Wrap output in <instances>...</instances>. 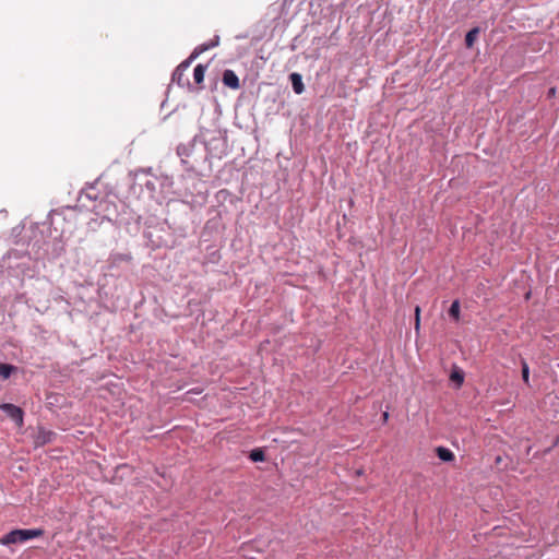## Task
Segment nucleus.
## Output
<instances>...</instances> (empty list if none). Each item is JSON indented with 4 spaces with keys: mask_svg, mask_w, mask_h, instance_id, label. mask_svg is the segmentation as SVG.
<instances>
[{
    "mask_svg": "<svg viewBox=\"0 0 559 559\" xmlns=\"http://www.w3.org/2000/svg\"><path fill=\"white\" fill-rule=\"evenodd\" d=\"M44 533L45 531L41 528L12 530L2 537L1 543L3 545L24 543L26 540L40 537Z\"/></svg>",
    "mask_w": 559,
    "mask_h": 559,
    "instance_id": "nucleus-1",
    "label": "nucleus"
},
{
    "mask_svg": "<svg viewBox=\"0 0 559 559\" xmlns=\"http://www.w3.org/2000/svg\"><path fill=\"white\" fill-rule=\"evenodd\" d=\"M194 59L191 56H189L186 60L179 63L173 72L171 82L176 83L178 86L182 88L193 91L194 87L192 86L189 78L186 75L187 70L189 69Z\"/></svg>",
    "mask_w": 559,
    "mask_h": 559,
    "instance_id": "nucleus-2",
    "label": "nucleus"
},
{
    "mask_svg": "<svg viewBox=\"0 0 559 559\" xmlns=\"http://www.w3.org/2000/svg\"><path fill=\"white\" fill-rule=\"evenodd\" d=\"M50 225L56 233L59 231L58 237L63 240L70 238L73 234L74 225L68 222L61 213H53L50 216Z\"/></svg>",
    "mask_w": 559,
    "mask_h": 559,
    "instance_id": "nucleus-3",
    "label": "nucleus"
},
{
    "mask_svg": "<svg viewBox=\"0 0 559 559\" xmlns=\"http://www.w3.org/2000/svg\"><path fill=\"white\" fill-rule=\"evenodd\" d=\"M0 409H2L8 417H10L15 425L21 428L24 425V411L14 404L3 403L0 405Z\"/></svg>",
    "mask_w": 559,
    "mask_h": 559,
    "instance_id": "nucleus-4",
    "label": "nucleus"
},
{
    "mask_svg": "<svg viewBox=\"0 0 559 559\" xmlns=\"http://www.w3.org/2000/svg\"><path fill=\"white\" fill-rule=\"evenodd\" d=\"M99 182L97 179L94 183L88 185L85 189H83L80 193L79 201L82 203V206L87 207L84 203V199L88 201L97 202L103 200V195L96 190V185Z\"/></svg>",
    "mask_w": 559,
    "mask_h": 559,
    "instance_id": "nucleus-5",
    "label": "nucleus"
},
{
    "mask_svg": "<svg viewBox=\"0 0 559 559\" xmlns=\"http://www.w3.org/2000/svg\"><path fill=\"white\" fill-rule=\"evenodd\" d=\"M146 190L150 193V198L159 202L163 194V182L160 179L153 177L144 182Z\"/></svg>",
    "mask_w": 559,
    "mask_h": 559,
    "instance_id": "nucleus-6",
    "label": "nucleus"
},
{
    "mask_svg": "<svg viewBox=\"0 0 559 559\" xmlns=\"http://www.w3.org/2000/svg\"><path fill=\"white\" fill-rule=\"evenodd\" d=\"M56 433L51 430H47L44 427H39L34 438L35 448L44 447L52 441Z\"/></svg>",
    "mask_w": 559,
    "mask_h": 559,
    "instance_id": "nucleus-7",
    "label": "nucleus"
},
{
    "mask_svg": "<svg viewBox=\"0 0 559 559\" xmlns=\"http://www.w3.org/2000/svg\"><path fill=\"white\" fill-rule=\"evenodd\" d=\"M223 84L231 90H238L240 87V82L238 75L235 73V71L230 69H226L223 72L222 78Z\"/></svg>",
    "mask_w": 559,
    "mask_h": 559,
    "instance_id": "nucleus-8",
    "label": "nucleus"
},
{
    "mask_svg": "<svg viewBox=\"0 0 559 559\" xmlns=\"http://www.w3.org/2000/svg\"><path fill=\"white\" fill-rule=\"evenodd\" d=\"M218 45H219V36L215 35L210 41L203 43V44L197 46L190 56L195 60L201 53H203L206 50L214 48Z\"/></svg>",
    "mask_w": 559,
    "mask_h": 559,
    "instance_id": "nucleus-9",
    "label": "nucleus"
},
{
    "mask_svg": "<svg viewBox=\"0 0 559 559\" xmlns=\"http://www.w3.org/2000/svg\"><path fill=\"white\" fill-rule=\"evenodd\" d=\"M289 80L293 86V90L296 94H301L305 91V85L302 83L301 74L294 72L289 75Z\"/></svg>",
    "mask_w": 559,
    "mask_h": 559,
    "instance_id": "nucleus-10",
    "label": "nucleus"
},
{
    "mask_svg": "<svg viewBox=\"0 0 559 559\" xmlns=\"http://www.w3.org/2000/svg\"><path fill=\"white\" fill-rule=\"evenodd\" d=\"M194 145L191 144V143H188V144H179L177 146V154L179 157H181V162L186 165H188V160L187 158L190 156V154L192 153V150H193Z\"/></svg>",
    "mask_w": 559,
    "mask_h": 559,
    "instance_id": "nucleus-11",
    "label": "nucleus"
},
{
    "mask_svg": "<svg viewBox=\"0 0 559 559\" xmlns=\"http://www.w3.org/2000/svg\"><path fill=\"white\" fill-rule=\"evenodd\" d=\"M450 380L457 386H462L464 382V371L459 368L457 366H453L451 373H450Z\"/></svg>",
    "mask_w": 559,
    "mask_h": 559,
    "instance_id": "nucleus-12",
    "label": "nucleus"
},
{
    "mask_svg": "<svg viewBox=\"0 0 559 559\" xmlns=\"http://www.w3.org/2000/svg\"><path fill=\"white\" fill-rule=\"evenodd\" d=\"M436 453H437V456L443 462H452V461H454V457H455L453 452L450 449L444 448V447H438L436 449Z\"/></svg>",
    "mask_w": 559,
    "mask_h": 559,
    "instance_id": "nucleus-13",
    "label": "nucleus"
},
{
    "mask_svg": "<svg viewBox=\"0 0 559 559\" xmlns=\"http://www.w3.org/2000/svg\"><path fill=\"white\" fill-rule=\"evenodd\" d=\"M206 64H198L193 70V79L195 84H201L204 81V74L206 71Z\"/></svg>",
    "mask_w": 559,
    "mask_h": 559,
    "instance_id": "nucleus-14",
    "label": "nucleus"
},
{
    "mask_svg": "<svg viewBox=\"0 0 559 559\" xmlns=\"http://www.w3.org/2000/svg\"><path fill=\"white\" fill-rule=\"evenodd\" d=\"M478 34H479V28L478 27H474V28L469 29L466 33V35H465V46L467 48H472L474 46V43L477 39Z\"/></svg>",
    "mask_w": 559,
    "mask_h": 559,
    "instance_id": "nucleus-15",
    "label": "nucleus"
},
{
    "mask_svg": "<svg viewBox=\"0 0 559 559\" xmlns=\"http://www.w3.org/2000/svg\"><path fill=\"white\" fill-rule=\"evenodd\" d=\"M17 370V367L10 364H0V376L3 379H8L11 377L13 372Z\"/></svg>",
    "mask_w": 559,
    "mask_h": 559,
    "instance_id": "nucleus-16",
    "label": "nucleus"
},
{
    "mask_svg": "<svg viewBox=\"0 0 559 559\" xmlns=\"http://www.w3.org/2000/svg\"><path fill=\"white\" fill-rule=\"evenodd\" d=\"M449 316L454 320V321H459L460 320V301L456 299L454 300L450 308H449Z\"/></svg>",
    "mask_w": 559,
    "mask_h": 559,
    "instance_id": "nucleus-17",
    "label": "nucleus"
},
{
    "mask_svg": "<svg viewBox=\"0 0 559 559\" xmlns=\"http://www.w3.org/2000/svg\"><path fill=\"white\" fill-rule=\"evenodd\" d=\"M249 457L252 462H263L265 460V454L262 449H254L250 452Z\"/></svg>",
    "mask_w": 559,
    "mask_h": 559,
    "instance_id": "nucleus-18",
    "label": "nucleus"
},
{
    "mask_svg": "<svg viewBox=\"0 0 559 559\" xmlns=\"http://www.w3.org/2000/svg\"><path fill=\"white\" fill-rule=\"evenodd\" d=\"M522 379L525 384H530V367L525 359L521 360Z\"/></svg>",
    "mask_w": 559,
    "mask_h": 559,
    "instance_id": "nucleus-19",
    "label": "nucleus"
},
{
    "mask_svg": "<svg viewBox=\"0 0 559 559\" xmlns=\"http://www.w3.org/2000/svg\"><path fill=\"white\" fill-rule=\"evenodd\" d=\"M131 260V257L129 254H114L112 255V262L114 263H117V262H120V261H130Z\"/></svg>",
    "mask_w": 559,
    "mask_h": 559,
    "instance_id": "nucleus-20",
    "label": "nucleus"
},
{
    "mask_svg": "<svg viewBox=\"0 0 559 559\" xmlns=\"http://www.w3.org/2000/svg\"><path fill=\"white\" fill-rule=\"evenodd\" d=\"M420 325V307L416 306L415 308V330H419Z\"/></svg>",
    "mask_w": 559,
    "mask_h": 559,
    "instance_id": "nucleus-21",
    "label": "nucleus"
},
{
    "mask_svg": "<svg viewBox=\"0 0 559 559\" xmlns=\"http://www.w3.org/2000/svg\"><path fill=\"white\" fill-rule=\"evenodd\" d=\"M129 175H130L131 177H133V180H134V179H135V177H136V173H135V171H130V174H129Z\"/></svg>",
    "mask_w": 559,
    "mask_h": 559,
    "instance_id": "nucleus-22",
    "label": "nucleus"
},
{
    "mask_svg": "<svg viewBox=\"0 0 559 559\" xmlns=\"http://www.w3.org/2000/svg\"><path fill=\"white\" fill-rule=\"evenodd\" d=\"M96 209H97L96 204H94V205L91 207V210H92V211H95Z\"/></svg>",
    "mask_w": 559,
    "mask_h": 559,
    "instance_id": "nucleus-23",
    "label": "nucleus"
},
{
    "mask_svg": "<svg viewBox=\"0 0 559 559\" xmlns=\"http://www.w3.org/2000/svg\"><path fill=\"white\" fill-rule=\"evenodd\" d=\"M388 416H389L388 413H384L383 419H388Z\"/></svg>",
    "mask_w": 559,
    "mask_h": 559,
    "instance_id": "nucleus-24",
    "label": "nucleus"
},
{
    "mask_svg": "<svg viewBox=\"0 0 559 559\" xmlns=\"http://www.w3.org/2000/svg\"><path fill=\"white\" fill-rule=\"evenodd\" d=\"M559 442V436L557 437L556 441H555V445L558 444Z\"/></svg>",
    "mask_w": 559,
    "mask_h": 559,
    "instance_id": "nucleus-25",
    "label": "nucleus"
}]
</instances>
